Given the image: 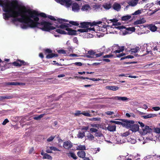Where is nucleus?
I'll list each match as a JSON object with an SVG mask.
<instances>
[{
  "label": "nucleus",
  "mask_w": 160,
  "mask_h": 160,
  "mask_svg": "<svg viewBox=\"0 0 160 160\" xmlns=\"http://www.w3.org/2000/svg\"><path fill=\"white\" fill-rule=\"evenodd\" d=\"M68 156L69 157H71L74 159H76L77 158V157L76 154L71 152H70L68 153Z\"/></svg>",
  "instance_id": "28"
},
{
  "label": "nucleus",
  "mask_w": 160,
  "mask_h": 160,
  "mask_svg": "<svg viewBox=\"0 0 160 160\" xmlns=\"http://www.w3.org/2000/svg\"><path fill=\"white\" fill-rule=\"evenodd\" d=\"M113 57V55L112 54H110L109 55H105L103 56V58H111Z\"/></svg>",
  "instance_id": "52"
},
{
  "label": "nucleus",
  "mask_w": 160,
  "mask_h": 160,
  "mask_svg": "<svg viewBox=\"0 0 160 160\" xmlns=\"http://www.w3.org/2000/svg\"><path fill=\"white\" fill-rule=\"evenodd\" d=\"M130 133L128 132H126L125 133H124L122 134V136L123 137H127L129 135Z\"/></svg>",
  "instance_id": "56"
},
{
  "label": "nucleus",
  "mask_w": 160,
  "mask_h": 160,
  "mask_svg": "<svg viewBox=\"0 0 160 160\" xmlns=\"http://www.w3.org/2000/svg\"><path fill=\"white\" fill-rule=\"evenodd\" d=\"M82 114H83V115H84L85 116H87V117H91L92 116L91 115V114H90L88 112H82Z\"/></svg>",
  "instance_id": "40"
},
{
  "label": "nucleus",
  "mask_w": 160,
  "mask_h": 160,
  "mask_svg": "<svg viewBox=\"0 0 160 160\" xmlns=\"http://www.w3.org/2000/svg\"><path fill=\"white\" fill-rule=\"evenodd\" d=\"M149 29L152 32H155L156 31L157 28L154 25L152 24H150L148 26Z\"/></svg>",
  "instance_id": "23"
},
{
  "label": "nucleus",
  "mask_w": 160,
  "mask_h": 160,
  "mask_svg": "<svg viewBox=\"0 0 160 160\" xmlns=\"http://www.w3.org/2000/svg\"><path fill=\"white\" fill-rule=\"evenodd\" d=\"M116 126L115 125L109 126L108 127V129L111 132H113L116 130Z\"/></svg>",
  "instance_id": "25"
},
{
  "label": "nucleus",
  "mask_w": 160,
  "mask_h": 160,
  "mask_svg": "<svg viewBox=\"0 0 160 160\" xmlns=\"http://www.w3.org/2000/svg\"><path fill=\"white\" fill-rule=\"evenodd\" d=\"M58 53L60 54H65L66 53L65 51L62 49L59 50H58Z\"/></svg>",
  "instance_id": "47"
},
{
  "label": "nucleus",
  "mask_w": 160,
  "mask_h": 160,
  "mask_svg": "<svg viewBox=\"0 0 160 160\" xmlns=\"http://www.w3.org/2000/svg\"><path fill=\"white\" fill-rule=\"evenodd\" d=\"M12 97L11 96H0V101L2 100L3 99H8L12 98Z\"/></svg>",
  "instance_id": "36"
},
{
  "label": "nucleus",
  "mask_w": 160,
  "mask_h": 160,
  "mask_svg": "<svg viewBox=\"0 0 160 160\" xmlns=\"http://www.w3.org/2000/svg\"><path fill=\"white\" fill-rule=\"evenodd\" d=\"M77 155L80 158H84L85 157V153L83 151H79L77 153Z\"/></svg>",
  "instance_id": "20"
},
{
  "label": "nucleus",
  "mask_w": 160,
  "mask_h": 160,
  "mask_svg": "<svg viewBox=\"0 0 160 160\" xmlns=\"http://www.w3.org/2000/svg\"><path fill=\"white\" fill-rule=\"evenodd\" d=\"M138 123L140 125V126L142 128V129L145 127L144 124L142 122H138Z\"/></svg>",
  "instance_id": "58"
},
{
  "label": "nucleus",
  "mask_w": 160,
  "mask_h": 160,
  "mask_svg": "<svg viewBox=\"0 0 160 160\" xmlns=\"http://www.w3.org/2000/svg\"><path fill=\"white\" fill-rule=\"evenodd\" d=\"M159 45L158 44L157 46H156L153 48L152 50L154 51H157L159 52Z\"/></svg>",
  "instance_id": "42"
},
{
  "label": "nucleus",
  "mask_w": 160,
  "mask_h": 160,
  "mask_svg": "<svg viewBox=\"0 0 160 160\" xmlns=\"http://www.w3.org/2000/svg\"><path fill=\"white\" fill-rule=\"evenodd\" d=\"M44 116L43 114H42L38 116H35L33 117V119L34 120H40L41 118H42Z\"/></svg>",
  "instance_id": "34"
},
{
  "label": "nucleus",
  "mask_w": 160,
  "mask_h": 160,
  "mask_svg": "<svg viewBox=\"0 0 160 160\" xmlns=\"http://www.w3.org/2000/svg\"><path fill=\"white\" fill-rule=\"evenodd\" d=\"M45 51L47 53H51L52 52V51L49 49H46Z\"/></svg>",
  "instance_id": "59"
},
{
  "label": "nucleus",
  "mask_w": 160,
  "mask_h": 160,
  "mask_svg": "<svg viewBox=\"0 0 160 160\" xmlns=\"http://www.w3.org/2000/svg\"><path fill=\"white\" fill-rule=\"evenodd\" d=\"M78 150H84L86 149V147L84 145H79L78 146L77 148Z\"/></svg>",
  "instance_id": "35"
},
{
  "label": "nucleus",
  "mask_w": 160,
  "mask_h": 160,
  "mask_svg": "<svg viewBox=\"0 0 160 160\" xmlns=\"http://www.w3.org/2000/svg\"><path fill=\"white\" fill-rule=\"evenodd\" d=\"M109 49L111 51L112 53H120L124 50V46L120 47L118 44H114L110 47Z\"/></svg>",
  "instance_id": "5"
},
{
  "label": "nucleus",
  "mask_w": 160,
  "mask_h": 160,
  "mask_svg": "<svg viewBox=\"0 0 160 160\" xmlns=\"http://www.w3.org/2000/svg\"><path fill=\"white\" fill-rule=\"evenodd\" d=\"M57 2L65 6L66 8H69L72 6V10L74 12H78L80 10L79 5L76 3L72 4L71 0H54Z\"/></svg>",
  "instance_id": "3"
},
{
  "label": "nucleus",
  "mask_w": 160,
  "mask_h": 160,
  "mask_svg": "<svg viewBox=\"0 0 160 160\" xmlns=\"http://www.w3.org/2000/svg\"><path fill=\"white\" fill-rule=\"evenodd\" d=\"M86 79H89L91 80H92L93 81H98L99 80V79L95 78H87Z\"/></svg>",
  "instance_id": "49"
},
{
  "label": "nucleus",
  "mask_w": 160,
  "mask_h": 160,
  "mask_svg": "<svg viewBox=\"0 0 160 160\" xmlns=\"http://www.w3.org/2000/svg\"><path fill=\"white\" fill-rule=\"evenodd\" d=\"M91 126L93 127L98 128L99 127V125L98 124H91Z\"/></svg>",
  "instance_id": "57"
},
{
  "label": "nucleus",
  "mask_w": 160,
  "mask_h": 160,
  "mask_svg": "<svg viewBox=\"0 0 160 160\" xmlns=\"http://www.w3.org/2000/svg\"><path fill=\"white\" fill-rule=\"evenodd\" d=\"M131 17L130 15L125 16L122 17V19L123 21H127L130 19Z\"/></svg>",
  "instance_id": "32"
},
{
  "label": "nucleus",
  "mask_w": 160,
  "mask_h": 160,
  "mask_svg": "<svg viewBox=\"0 0 160 160\" xmlns=\"http://www.w3.org/2000/svg\"><path fill=\"white\" fill-rule=\"evenodd\" d=\"M112 8L115 10L119 11L121 8V6L120 4L115 2L113 5Z\"/></svg>",
  "instance_id": "13"
},
{
  "label": "nucleus",
  "mask_w": 160,
  "mask_h": 160,
  "mask_svg": "<svg viewBox=\"0 0 160 160\" xmlns=\"http://www.w3.org/2000/svg\"><path fill=\"white\" fill-rule=\"evenodd\" d=\"M146 22L144 18H142L139 20H138L134 22V25H138V24H142L145 22Z\"/></svg>",
  "instance_id": "18"
},
{
  "label": "nucleus",
  "mask_w": 160,
  "mask_h": 160,
  "mask_svg": "<svg viewBox=\"0 0 160 160\" xmlns=\"http://www.w3.org/2000/svg\"><path fill=\"white\" fill-rule=\"evenodd\" d=\"M133 58L134 57L133 56L130 55L125 56V58Z\"/></svg>",
  "instance_id": "63"
},
{
  "label": "nucleus",
  "mask_w": 160,
  "mask_h": 160,
  "mask_svg": "<svg viewBox=\"0 0 160 160\" xmlns=\"http://www.w3.org/2000/svg\"><path fill=\"white\" fill-rule=\"evenodd\" d=\"M154 132L157 133H160V129L159 128H156L154 129Z\"/></svg>",
  "instance_id": "48"
},
{
  "label": "nucleus",
  "mask_w": 160,
  "mask_h": 160,
  "mask_svg": "<svg viewBox=\"0 0 160 160\" xmlns=\"http://www.w3.org/2000/svg\"><path fill=\"white\" fill-rule=\"evenodd\" d=\"M97 52L95 50H89L88 51L87 54H90L94 57V58L99 57L103 54V52H100L97 53Z\"/></svg>",
  "instance_id": "8"
},
{
  "label": "nucleus",
  "mask_w": 160,
  "mask_h": 160,
  "mask_svg": "<svg viewBox=\"0 0 160 160\" xmlns=\"http://www.w3.org/2000/svg\"><path fill=\"white\" fill-rule=\"evenodd\" d=\"M73 42L76 43H78V40L77 38L76 37H75L73 39Z\"/></svg>",
  "instance_id": "60"
},
{
  "label": "nucleus",
  "mask_w": 160,
  "mask_h": 160,
  "mask_svg": "<svg viewBox=\"0 0 160 160\" xmlns=\"http://www.w3.org/2000/svg\"><path fill=\"white\" fill-rule=\"evenodd\" d=\"M106 88L110 90L115 91L118 90L119 88L116 86H108L106 87Z\"/></svg>",
  "instance_id": "21"
},
{
  "label": "nucleus",
  "mask_w": 160,
  "mask_h": 160,
  "mask_svg": "<svg viewBox=\"0 0 160 160\" xmlns=\"http://www.w3.org/2000/svg\"><path fill=\"white\" fill-rule=\"evenodd\" d=\"M81 9L82 11L87 12L90 11L91 10V8L89 5L86 4L83 5Z\"/></svg>",
  "instance_id": "14"
},
{
  "label": "nucleus",
  "mask_w": 160,
  "mask_h": 160,
  "mask_svg": "<svg viewBox=\"0 0 160 160\" xmlns=\"http://www.w3.org/2000/svg\"><path fill=\"white\" fill-rule=\"evenodd\" d=\"M54 138V136H51L50 137H49L47 139V141L48 142H51L53 140Z\"/></svg>",
  "instance_id": "46"
},
{
  "label": "nucleus",
  "mask_w": 160,
  "mask_h": 160,
  "mask_svg": "<svg viewBox=\"0 0 160 160\" xmlns=\"http://www.w3.org/2000/svg\"><path fill=\"white\" fill-rule=\"evenodd\" d=\"M89 26L91 27H92L91 23L87 22H83L80 23V25L79 26V27L80 28H83L82 29H86Z\"/></svg>",
  "instance_id": "9"
},
{
  "label": "nucleus",
  "mask_w": 160,
  "mask_h": 160,
  "mask_svg": "<svg viewBox=\"0 0 160 160\" xmlns=\"http://www.w3.org/2000/svg\"><path fill=\"white\" fill-rule=\"evenodd\" d=\"M143 11L142 9L141 10H138L133 13L132 15H137L141 13Z\"/></svg>",
  "instance_id": "33"
},
{
  "label": "nucleus",
  "mask_w": 160,
  "mask_h": 160,
  "mask_svg": "<svg viewBox=\"0 0 160 160\" xmlns=\"http://www.w3.org/2000/svg\"><path fill=\"white\" fill-rule=\"evenodd\" d=\"M9 122L8 120V119H5L3 121V122H2V124L3 125H5L6 124Z\"/></svg>",
  "instance_id": "54"
},
{
  "label": "nucleus",
  "mask_w": 160,
  "mask_h": 160,
  "mask_svg": "<svg viewBox=\"0 0 160 160\" xmlns=\"http://www.w3.org/2000/svg\"><path fill=\"white\" fill-rule=\"evenodd\" d=\"M112 122L116 124L122 125V126H123V122H121L117 121H112Z\"/></svg>",
  "instance_id": "44"
},
{
  "label": "nucleus",
  "mask_w": 160,
  "mask_h": 160,
  "mask_svg": "<svg viewBox=\"0 0 160 160\" xmlns=\"http://www.w3.org/2000/svg\"><path fill=\"white\" fill-rule=\"evenodd\" d=\"M43 159H47L49 160H52V157L46 153L45 155L43 157Z\"/></svg>",
  "instance_id": "31"
},
{
  "label": "nucleus",
  "mask_w": 160,
  "mask_h": 160,
  "mask_svg": "<svg viewBox=\"0 0 160 160\" xmlns=\"http://www.w3.org/2000/svg\"><path fill=\"white\" fill-rule=\"evenodd\" d=\"M101 118H93L90 119L91 121H98L100 120Z\"/></svg>",
  "instance_id": "43"
},
{
  "label": "nucleus",
  "mask_w": 160,
  "mask_h": 160,
  "mask_svg": "<svg viewBox=\"0 0 160 160\" xmlns=\"http://www.w3.org/2000/svg\"><path fill=\"white\" fill-rule=\"evenodd\" d=\"M63 146L66 149L69 150L72 147V144L70 141H68L63 142Z\"/></svg>",
  "instance_id": "10"
},
{
  "label": "nucleus",
  "mask_w": 160,
  "mask_h": 160,
  "mask_svg": "<svg viewBox=\"0 0 160 160\" xmlns=\"http://www.w3.org/2000/svg\"><path fill=\"white\" fill-rule=\"evenodd\" d=\"M102 23V22L100 21H99L97 22H95V21L93 22L92 23H91L92 27L93 26L95 25V27H97L98 26L97 25V24H100Z\"/></svg>",
  "instance_id": "37"
},
{
  "label": "nucleus",
  "mask_w": 160,
  "mask_h": 160,
  "mask_svg": "<svg viewBox=\"0 0 160 160\" xmlns=\"http://www.w3.org/2000/svg\"><path fill=\"white\" fill-rule=\"evenodd\" d=\"M125 54L124 53H122L120 54H118L117 55V57L120 58L121 57L125 55Z\"/></svg>",
  "instance_id": "62"
},
{
  "label": "nucleus",
  "mask_w": 160,
  "mask_h": 160,
  "mask_svg": "<svg viewBox=\"0 0 160 160\" xmlns=\"http://www.w3.org/2000/svg\"><path fill=\"white\" fill-rule=\"evenodd\" d=\"M73 64L78 66H81L82 64L81 62H76L73 63Z\"/></svg>",
  "instance_id": "55"
},
{
  "label": "nucleus",
  "mask_w": 160,
  "mask_h": 160,
  "mask_svg": "<svg viewBox=\"0 0 160 160\" xmlns=\"http://www.w3.org/2000/svg\"><path fill=\"white\" fill-rule=\"evenodd\" d=\"M0 6L2 7L3 11L5 12L3 14V19L7 20L12 18V22L16 25L18 23H21L20 27L23 29L38 28L48 31L55 29V27L51 26L52 24L50 23L46 22H38V15L56 21L55 18L52 16H47L43 12L39 13L24 6L18 7L13 1L9 0H0Z\"/></svg>",
  "instance_id": "1"
},
{
  "label": "nucleus",
  "mask_w": 160,
  "mask_h": 160,
  "mask_svg": "<svg viewBox=\"0 0 160 160\" xmlns=\"http://www.w3.org/2000/svg\"><path fill=\"white\" fill-rule=\"evenodd\" d=\"M90 131L92 132H96L98 131V129L96 128H92L90 129Z\"/></svg>",
  "instance_id": "53"
},
{
  "label": "nucleus",
  "mask_w": 160,
  "mask_h": 160,
  "mask_svg": "<svg viewBox=\"0 0 160 160\" xmlns=\"http://www.w3.org/2000/svg\"><path fill=\"white\" fill-rule=\"evenodd\" d=\"M82 112H81V111H77L74 113V115L75 116H79L80 114H82Z\"/></svg>",
  "instance_id": "50"
},
{
  "label": "nucleus",
  "mask_w": 160,
  "mask_h": 160,
  "mask_svg": "<svg viewBox=\"0 0 160 160\" xmlns=\"http://www.w3.org/2000/svg\"><path fill=\"white\" fill-rule=\"evenodd\" d=\"M139 129V126L138 125L133 124L130 130L133 132H136L138 131Z\"/></svg>",
  "instance_id": "16"
},
{
  "label": "nucleus",
  "mask_w": 160,
  "mask_h": 160,
  "mask_svg": "<svg viewBox=\"0 0 160 160\" xmlns=\"http://www.w3.org/2000/svg\"><path fill=\"white\" fill-rule=\"evenodd\" d=\"M152 109L155 111H158L160 110V108L158 107H153Z\"/></svg>",
  "instance_id": "51"
},
{
  "label": "nucleus",
  "mask_w": 160,
  "mask_h": 160,
  "mask_svg": "<svg viewBox=\"0 0 160 160\" xmlns=\"http://www.w3.org/2000/svg\"><path fill=\"white\" fill-rule=\"evenodd\" d=\"M95 26L93 28H88L86 29H78V32H90L91 31H95Z\"/></svg>",
  "instance_id": "11"
},
{
  "label": "nucleus",
  "mask_w": 160,
  "mask_h": 160,
  "mask_svg": "<svg viewBox=\"0 0 160 160\" xmlns=\"http://www.w3.org/2000/svg\"><path fill=\"white\" fill-rule=\"evenodd\" d=\"M143 131V133L144 134H146L148 133L149 135L148 136L146 137V139L147 140H153V134L151 132H152V129L149 127L146 126L145 127H144L142 128Z\"/></svg>",
  "instance_id": "6"
},
{
  "label": "nucleus",
  "mask_w": 160,
  "mask_h": 160,
  "mask_svg": "<svg viewBox=\"0 0 160 160\" xmlns=\"http://www.w3.org/2000/svg\"><path fill=\"white\" fill-rule=\"evenodd\" d=\"M58 22L60 25H57L56 26V27L58 28H60L61 29H65L67 32L61 29H57L53 31V32H55L58 33H59L61 34H68L70 35H75L76 34V32L78 31V30H72L71 28H69V27H71V25L70 24L68 23H62V22H68V20L64 19H57V21ZM54 36L57 37H59L60 36L59 35L56 34L55 33V32H54Z\"/></svg>",
  "instance_id": "2"
},
{
  "label": "nucleus",
  "mask_w": 160,
  "mask_h": 160,
  "mask_svg": "<svg viewBox=\"0 0 160 160\" xmlns=\"http://www.w3.org/2000/svg\"><path fill=\"white\" fill-rule=\"evenodd\" d=\"M86 57L88 58H94V57L93 56H92L90 54H87L86 56Z\"/></svg>",
  "instance_id": "61"
},
{
  "label": "nucleus",
  "mask_w": 160,
  "mask_h": 160,
  "mask_svg": "<svg viewBox=\"0 0 160 160\" xmlns=\"http://www.w3.org/2000/svg\"><path fill=\"white\" fill-rule=\"evenodd\" d=\"M103 7L106 10H108L111 7V5L109 3H105L103 5Z\"/></svg>",
  "instance_id": "30"
},
{
  "label": "nucleus",
  "mask_w": 160,
  "mask_h": 160,
  "mask_svg": "<svg viewBox=\"0 0 160 160\" xmlns=\"http://www.w3.org/2000/svg\"><path fill=\"white\" fill-rule=\"evenodd\" d=\"M139 50L140 48L138 47H136L135 48H131L130 50V51H131V52L132 54L135 53Z\"/></svg>",
  "instance_id": "19"
},
{
  "label": "nucleus",
  "mask_w": 160,
  "mask_h": 160,
  "mask_svg": "<svg viewBox=\"0 0 160 160\" xmlns=\"http://www.w3.org/2000/svg\"><path fill=\"white\" fill-rule=\"evenodd\" d=\"M109 21H110V22H117L118 21V20L116 19H111L109 20H107V22H108V24H109Z\"/></svg>",
  "instance_id": "39"
},
{
  "label": "nucleus",
  "mask_w": 160,
  "mask_h": 160,
  "mask_svg": "<svg viewBox=\"0 0 160 160\" xmlns=\"http://www.w3.org/2000/svg\"><path fill=\"white\" fill-rule=\"evenodd\" d=\"M13 65L15 66H21L22 65L26 64V62L23 60H18V62H14L12 63Z\"/></svg>",
  "instance_id": "12"
},
{
  "label": "nucleus",
  "mask_w": 160,
  "mask_h": 160,
  "mask_svg": "<svg viewBox=\"0 0 160 160\" xmlns=\"http://www.w3.org/2000/svg\"><path fill=\"white\" fill-rule=\"evenodd\" d=\"M69 56L70 57H78V55L77 54H70Z\"/></svg>",
  "instance_id": "64"
},
{
  "label": "nucleus",
  "mask_w": 160,
  "mask_h": 160,
  "mask_svg": "<svg viewBox=\"0 0 160 160\" xmlns=\"http://www.w3.org/2000/svg\"><path fill=\"white\" fill-rule=\"evenodd\" d=\"M6 84L8 85H24L25 83L22 82H7Z\"/></svg>",
  "instance_id": "17"
},
{
  "label": "nucleus",
  "mask_w": 160,
  "mask_h": 160,
  "mask_svg": "<svg viewBox=\"0 0 160 160\" xmlns=\"http://www.w3.org/2000/svg\"><path fill=\"white\" fill-rule=\"evenodd\" d=\"M49 148L52 151L53 150L54 151H60L59 149L54 147H49Z\"/></svg>",
  "instance_id": "41"
},
{
  "label": "nucleus",
  "mask_w": 160,
  "mask_h": 160,
  "mask_svg": "<svg viewBox=\"0 0 160 160\" xmlns=\"http://www.w3.org/2000/svg\"><path fill=\"white\" fill-rule=\"evenodd\" d=\"M77 135L78 138H82L85 136V132L79 131Z\"/></svg>",
  "instance_id": "26"
},
{
  "label": "nucleus",
  "mask_w": 160,
  "mask_h": 160,
  "mask_svg": "<svg viewBox=\"0 0 160 160\" xmlns=\"http://www.w3.org/2000/svg\"><path fill=\"white\" fill-rule=\"evenodd\" d=\"M111 99L114 100H121L122 101H126L128 99V98L126 97L119 96H116L115 97H112Z\"/></svg>",
  "instance_id": "15"
},
{
  "label": "nucleus",
  "mask_w": 160,
  "mask_h": 160,
  "mask_svg": "<svg viewBox=\"0 0 160 160\" xmlns=\"http://www.w3.org/2000/svg\"><path fill=\"white\" fill-rule=\"evenodd\" d=\"M69 23L75 26H78L79 25V22L71 21L69 22Z\"/></svg>",
  "instance_id": "38"
},
{
  "label": "nucleus",
  "mask_w": 160,
  "mask_h": 160,
  "mask_svg": "<svg viewBox=\"0 0 160 160\" xmlns=\"http://www.w3.org/2000/svg\"><path fill=\"white\" fill-rule=\"evenodd\" d=\"M156 116L155 114H149L143 116L142 117L144 119H147L148 118H150L155 117Z\"/></svg>",
  "instance_id": "24"
},
{
  "label": "nucleus",
  "mask_w": 160,
  "mask_h": 160,
  "mask_svg": "<svg viewBox=\"0 0 160 160\" xmlns=\"http://www.w3.org/2000/svg\"><path fill=\"white\" fill-rule=\"evenodd\" d=\"M123 121L124 122H123V126L127 128L131 129L132 124L134 122L133 121L128 120L126 119H124Z\"/></svg>",
  "instance_id": "7"
},
{
  "label": "nucleus",
  "mask_w": 160,
  "mask_h": 160,
  "mask_svg": "<svg viewBox=\"0 0 160 160\" xmlns=\"http://www.w3.org/2000/svg\"><path fill=\"white\" fill-rule=\"evenodd\" d=\"M120 23L119 22H117L115 24H113L111 27V28L118 29L120 30H122L123 29H125V32L124 31L123 34L125 35L127 34H129L132 32H134L135 30L134 27H129L126 28L123 26H120Z\"/></svg>",
  "instance_id": "4"
},
{
  "label": "nucleus",
  "mask_w": 160,
  "mask_h": 160,
  "mask_svg": "<svg viewBox=\"0 0 160 160\" xmlns=\"http://www.w3.org/2000/svg\"><path fill=\"white\" fill-rule=\"evenodd\" d=\"M105 114L108 115H111L114 114V112L112 111H107L105 112Z\"/></svg>",
  "instance_id": "45"
},
{
  "label": "nucleus",
  "mask_w": 160,
  "mask_h": 160,
  "mask_svg": "<svg viewBox=\"0 0 160 160\" xmlns=\"http://www.w3.org/2000/svg\"><path fill=\"white\" fill-rule=\"evenodd\" d=\"M87 139L90 141H92L94 140V137L93 135L89 133L87 136Z\"/></svg>",
  "instance_id": "29"
},
{
  "label": "nucleus",
  "mask_w": 160,
  "mask_h": 160,
  "mask_svg": "<svg viewBox=\"0 0 160 160\" xmlns=\"http://www.w3.org/2000/svg\"><path fill=\"white\" fill-rule=\"evenodd\" d=\"M138 3L135 0H131L128 2V4L130 6L134 7L136 6Z\"/></svg>",
  "instance_id": "22"
},
{
  "label": "nucleus",
  "mask_w": 160,
  "mask_h": 160,
  "mask_svg": "<svg viewBox=\"0 0 160 160\" xmlns=\"http://www.w3.org/2000/svg\"><path fill=\"white\" fill-rule=\"evenodd\" d=\"M58 56V54H55L54 53H50L47 55L46 56V58H51L53 57H57Z\"/></svg>",
  "instance_id": "27"
}]
</instances>
